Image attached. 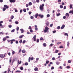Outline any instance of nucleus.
I'll list each match as a JSON object with an SVG mask.
<instances>
[{
    "label": "nucleus",
    "instance_id": "nucleus-1",
    "mask_svg": "<svg viewBox=\"0 0 73 73\" xmlns=\"http://www.w3.org/2000/svg\"><path fill=\"white\" fill-rule=\"evenodd\" d=\"M4 7L3 8V11H5L6 10V8L7 9H8V8H9V7L8 6H7V5H4Z\"/></svg>",
    "mask_w": 73,
    "mask_h": 73
},
{
    "label": "nucleus",
    "instance_id": "nucleus-2",
    "mask_svg": "<svg viewBox=\"0 0 73 73\" xmlns=\"http://www.w3.org/2000/svg\"><path fill=\"white\" fill-rule=\"evenodd\" d=\"M44 7V4H43L42 5H40V8L41 11H43V7Z\"/></svg>",
    "mask_w": 73,
    "mask_h": 73
},
{
    "label": "nucleus",
    "instance_id": "nucleus-3",
    "mask_svg": "<svg viewBox=\"0 0 73 73\" xmlns=\"http://www.w3.org/2000/svg\"><path fill=\"white\" fill-rule=\"evenodd\" d=\"M38 16H39V17H40V18H41V19H42L44 17V15H41V14H39L38 15Z\"/></svg>",
    "mask_w": 73,
    "mask_h": 73
},
{
    "label": "nucleus",
    "instance_id": "nucleus-4",
    "mask_svg": "<svg viewBox=\"0 0 73 73\" xmlns=\"http://www.w3.org/2000/svg\"><path fill=\"white\" fill-rule=\"evenodd\" d=\"M36 35H35L33 37L34 41H36Z\"/></svg>",
    "mask_w": 73,
    "mask_h": 73
},
{
    "label": "nucleus",
    "instance_id": "nucleus-5",
    "mask_svg": "<svg viewBox=\"0 0 73 73\" xmlns=\"http://www.w3.org/2000/svg\"><path fill=\"white\" fill-rule=\"evenodd\" d=\"M10 41H11V44H12L13 42V41H15V39H12L10 40Z\"/></svg>",
    "mask_w": 73,
    "mask_h": 73
},
{
    "label": "nucleus",
    "instance_id": "nucleus-6",
    "mask_svg": "<svg viewBox=\"0 0 73 73\" xmlns=\"http://www.w3.org/2000/svg\"><path fill=\"white\" fill-rule=\"evenodd\" d=\"M21 31V33H24V29H20Z\"/></svg>",
    "mask_w": 73,
    "mask_h": 73
},
{
    "label": "nucleus",
    "instance_id": "nucleus-7",
    "mask_svg": "<svg viewBox=\"0 0 73 73\" xmlns=\"http://www.w3.org/2000/svg\"><path fill=\"white\" fill-rule=\"evenodd\" d=\"M64 28H65V25H63L62 26V27H61V29H64Z\"/></svg>",
    "mask_w": 73,
    "mask_h": 73
},
{
    "label": "nucleus",
    "instance_id": "nucleus-8",
    "mask_svg": "<svg viewBox=\"0 0 73 73\" xmlns=\"http://www.w3.org/2000/svg\"><path fill=\"white\" fill-rule=\"evenodd\" d=\"M24 35H22L19 36V38H23V37H24Z\"/></svg>",
    "mask_w": 73,
    "mask_h": 73
},
{
    "label": "nucleus",
    "instance_id": "nucleus-9",
    "mask_svg": "<svg viewBox=\"0 0 73 73\" xmlns=\"http://www.w3.org/2000/svg\"><path fill=\"white\" fill-rule=\"evenodd\" d=\"M35 30L37 31L38 29V28H37V26L36 25H35Z\"/></svg>",
    "mask_w": 73,
    "mask_h": 73
},
{
    "label": "nucleus",
    "instance_id": "nucleus-10",
    "mask_svg": "<svg viewBox=\"0 0 73 73\" xmlns=\"http://www.w3.org/2000/svg\"><path fill=\"white\" fill-rule=\"evenodd\" d=\"M60 63V62H59L58 61H56V65H59Z\"/></svg>",
    "mask_w": 73,
    "mask_h": 73
},
{
    "label": "nucleus",
    "instance_id": "nucleus-11",
    "mask_svg": "<svg viewBox=\"0 0 73 73\" xmlns=\"http://www.w3.org/2000/svg\"><path fill=\"white\" fill-rule=\"evenodd\" d=\"M0 57L4 58V57H3V54H0Z\"/></svg>",
    "mask_w": 73,
    "mask_h": 73
},
{
    "label": "nucleus",
    "instance_id": "nucleus-12",
    "mask_svg": "<svg viewBox=\"0 0 73 73\" xmlns=\"http://www.w3.org/2000/svg\"><path fill=\"white\" fill-rule=\"evenodd\" d=\"M38 69L37 67H36L34 69V70H35V71H37L38 70Z\"/></svg>",
    "mask_w": 73,
    "mask_h": 73
},
{
    "label": "nucleus",
    "instance_id": "nucleus-13",
    "mask_svg": "<svg viewBox=\"0 0 73 73\" xmlns=\"http://www.w3.org/2000/svg\"><path fill=\"white\" fill-rule=\"evenodd\" d=\"M32 2L34 4H35L36 3V1H35V0H33Z\"/></svg>",
    "mask_w": 73,
    "mask_h": 73
},
{
    "label": "nucleus",
    "instance_id": "nucleus-14",
    "mask_svg": "<svg viewBox=\"0 0 73 73\" xmlns=\"http://www.w3.org/2000/svg\"><path fill=\"white\" fill-rule=\"evenodd\" d=\"M46 25H47V26H48L49 25V22H47L46 24Z\"/></svg>",
    "mask_w": 73,
    "mask_h": 73
},
{
    "label": "nucleus",
    "instance_id": "nucleus-15",
    "mask_svg": "<svg viewBox=\"0 0 73 73\" xmlns=\"http://www.w3.org/2000/svg\"><path fill=\"white\" fill-rule=\"evenodd\" d=\"M21 61H20V62H19V60H18V64H21Z\"/></svg>",
    "mask_w": 73,
    "mask_h": 73
},
{
    "label": "nucleus",
    "instance_id": "nucleus-16",
    "mask_svg": "<svg viewBox=\"0 0 73 73\" xmlns=\"http://www.w3.org/2000/svg\"><path fill=\"white\" fill-rule=\"evenodd\" d=\"M66 16H67L68 17H69V14L68 13H66Z\"/></svg>",
    "mask_w": 73,
    "mask_h": 73
},
{
    "label": "nucleus",
    "instance_id": "nucleus-17",
    "mask_svg": "<svg viewBox=\"0 0 73 73\" xmlns=\"http://www.w3.org/2000/svg\"><path fill=\"white\" fill-rule=\"evenodd\" d=\"M69 13H72V14H73V10L70 11Z\"/></svg>",
    "mask_w": 73,
    "mask_h": 73
},
{
    "label": "nucleus",
    "instance_id": "nucleus-18",
    "mask_svg": "<svg viewBox=\"0 0 73 73\" xmlns=\"http://www.w3.org/2000/svg\"><path fill=\"white\" fill-rule=\"evenodd\" d=\"M38 16V15L37 13L36 14V15H35V18H37V16Z\"/></svg>",
    "mask_w": 73,
    "mask_h": 73
},
{
    "label": "nucleus",
    "instance_id": "nucleus-19",
    "mask_svg": "<svg viewBox=\"0 0 73 73\" xmlns=\"http://www.w3.org/2000/svg\"><path fill=\"white\" fill-rule=\"evenodd\" d=\"M45 29H46V30H48L49 29V28L48 27H46L45 28Z\"/></svg>",
    "mask_w": 73,
    "mask_h": 73
},
{
    "label": "nucleus",
    "instance_id": "nucleus-20",
    "mask_svg": "<svg viewBox=\"0 0 73 73\" xmlns=\"http://www.w3.org/2000/svg\"><path fill=\"white\" fill-rule=\"evenodd\" d=\"M28 70L29 72H31V69L29 68L28 69Z\"/></svg>",
    "mask_w": 73,
    "mask_h": 73
},
{
    "label": "nucleus",
    "instance_id": "nucleus-21",
    "mask_svg": "<svg viewBox=\"0 0 73 73\" xmlns=\"http://www.w3.org/2000/svg\"><path fill=\"white\" fill-rule=\"evenodd\" d=\"M13 18H14V17L12 15L11 17V19H13Z\"/></svg>",
    "mask_w": 73,
    "mask_h": 73
},
{
    "label": "nucleus",
    "instance_id": "nucleus-22",
    "mask_svg": "<svg viewBox=\"0 0 73 73\" xmlns=\"http://www.w3.org/2000/svg\"><path fill=\"white\" fill-rule=\"evenodd\" d=\"M72 4H71L70 5V9H72Z\"/></svg>",
    "mask_w": 73,
    "mask_h": 73
},
{
    "label": "nucleus",
    "instance_id": "nucleus-23",
    "mask_svg": "<svg viewBox=\"0 0 73 73\" xmlns=\"http://www.w3.org/2000/svg\"><path fill=\"white\" fill-rule=\"evenodd\" d=\"M15 31V29H13L11 31V32L12 33L14 32Z\"/></svg>",
    "mask_w": 73,
    "mask_h": 73
},
{
    "label": "nucleus",
    "instance_id": "nucleus-24",
    "mask_svg": "<svg viewBox=\"0 0 73 73\" xmlns=\"http://www.w3.org/2000/svg\"><path fill=\"white\" fill-rule=\"evenodd\" d=\"M64 35L65 36H68V33H64Z\"/></svg>",
    "mask_w": 73,
    "mask_h": 73
},
{
    "label": "nucleus",
    "instance_id": "nucleus-25",
    "mask_svg": "<svg viewBox=\"0 0 73 73\" xmlns=\"http://www.w3.org/2000/svg\"><path fill=\"white\" fill-rule=\"evenodd\" d=\"M23 11L24 12H26V11H27V9H23Z\"/></svg>",
    "mask_w": 73,
    "mask_h": 73
},
{
    "label": "nucleus",
    "instance_id": "nucleus-26",
    "mask_svg": "<svg viewBox=\"0 0 73 73\" xmlns=\"http://www.w3.org/2000/svg\"><path fill=\"white\" fill-rule=\"evenodd\" d=\"M66 68L67 69H70V66H67Z\"/></svg>",
    "mask_w": 73,
    "mask_h": 73
},
{
    "label": "nucleus",
    "instance_id": "nucleus-27",
    "mask_svg": "<svg viewBox=\"0 0 73 73\" xmlns=\"http://www.w3.org/2000/svg\"><path fill=\"white\" fill-rule=\"evenodd\" d=\"M16 2V0H12V3H15Z\"/></svg>",
    "mask_w": 73,
    "mask_h": 73
},
{
    "label": "nucleus",
    "instance_id": "nucleus-28",
    "mask_svg": "<svg viewBox=\"0 0 73 73\" xmlns=\"http://www.w3.org/2000/svg\"><path fill=\"white\" fill-rule=\"evenodd\" d=\"M15 52L14 51H12V54H15Z\"/></svg>",
    "mask_w": 73,
    "mask_h": 73
},
{
    "label": "nucleus",
    "instance_id": "nucleus-29",
    "mask_svg": "<svg viewBox=\"0 0 73 73\" xmlns=\"http://www.w3.org/2000/svg\"><path fill=\"white\" fill-rule=\"evenodd\" d=\"M31 58L30 57L29 58V62H30V61H31Z\"/></svg>",
    "mask_w": 73,
    "mask_h": 73
},
{
    "label": "nucleus",
    "instance_id": "nucleus-30",
    "mask_svg": "<svg viewBox=\"0 0 73 73\" xmlns=\"http://www.w3.org/2000/svg\"><path fill=\"white\" fill-rule=\"evenodd\" d=\"M47 17H50V15L47 14L46 15Z\"/></svg>",
    "mask_w": 73,
    "mask_h": 73
},
{
    "label": "nucleus",
    "instance_id": "nucleus-31",
    "mask_svg": "<svg viewBox=\"0 0 73 73\" xmlns=\"http://www.w3.org/2000/svg\"><path fill=\"white\" fill-rule=\"evenodd\" d=\"M15 24H19V22L17 21H16L15 22Z\"/></svg>",
    "mask_w": 73,
    "mask_h": 73
},
{
    "label": "nucleus",
    "instance_id": "nucleus-32",
    "mask_svg": "<svg viewBox=\"0 0 73 73\" xmlns=\"http://www.w3.org/2000/svg\"><path fill=\"white\" fill-rule=\"evenodd\" d=\"M61 44V42H59L57 43V44L58 45H59V44Z\"/></svg>",
    "mask_w": 73,
    "mask_h": 73
},
{
    "label": "nucleus",
    "instance_id": "nucleus-33",
    "mask_svg": "<svg viewBox=\"0 0 73 73\" xmlns=\"http://www.w3.org/2000/svg\"><path fill=\"white\" fill-rule=\"evenodd\" d=\"M29 5H32V3L31 2H30L29 3Z\"/></svg>",
    "mask_w": 73,
    "mask_h": 73
},
{
    "label": "nucleus",
    "instance_id": "nucleus-34",
    "mask_svg": "<svg viewBox=\"0 0 73 73\" xmlns=\"http://www.w3.org/2000/svg\"><path fill=\"white\" fill-rule=\"evenodd\" d=\"M19 43H20V44H21V43H22V40L21 39L20 40Z\"/></svg>",
    "mask_w": 73,
    "mask_h": 73
},
{
    "label": "nucleus",
    "instance_id": "nucleus-35",
    "mask_svg": "<svg viewBox=\"0 0 73 73\" xmlns=\"http://www.w3.org/2000/svg\"><path fill=\"white\" fill-rule=\"evenodd\" d=\"M19 27H17V31H19Z\"/></svg>",
    "mask_w": 73,
    "mask_h": 73
},
{
    "label": "nucleus",
    "instance_id": "nucleus-36",
    "mask_svg": "<svg viewBox=\"0 0 73 73\" xmlns=\"http://www.w3.org/2000/svg\"><path fill=\"white\" fill-rule=\"evenodd\" d=\"M29 29H32V27L30 26L29 27Z\"/></svg>",
    "mask_w": 73,
    "mask_h": 73
},
{
    "label": "nucleus",
    "instance_id": "nucleus-37",
    "mask_svg": "<svg viewBox=\"0 0 73 73\" xmlns=\"http://www.w3.org/2000/svg\"><path fill=\"white\" fill-rule=\"evenodd\" d=\"M60 8H63V6H62V5H60Z\"/></svg>",
    "mask_w": 73,
    "mask_h": 73
},
{
    "label": "nucleus",
    "instance_id": "nucleus-38",
    "mask_svg": "<svg viewBox=\"0 0 73 73\" xmlns=\"http://www.w3.org/2000/svg\"><path fill=\"white\" fill-rule=\"evenodd\" d=\"M25 50H22V53H25Z\"/></svg>",
    "mask_w": 73,
    "mask_h": 73
},
{
    "label": "nucleus",
    "instance_id": "nucleus-39",
    "mask_svg": "<svg viewBox=\"0 0 73 73\" xmlns=\"http://www.w3.org/2000/svg\"><path fill=\"white\" fill-rule=\"evenodd\" d=\"M25 65L27 66V65H28V62H26L25 63Z\"/></svg>",
    "mask_w": 73,
    "mask_h": 73
},
{
    "label": "nucleus",
    "instance_id": "nucleus-40",
    "mask_svg": "<svg viewBox=\"0 0 73 73\" xmlns=\"http://www.w3.org/2000/svg\"><path fill=\"white\" fill-rule=\"evenodd\" d=\"M9 27L11 28H12V25H9Z\"/></svg>",
    "mask_w": 73,
    "mask_h": 73
},
{
    "label": "nucleus",
    "instance_id": "nucleus-41",
    "mask_svg": "<svg viewBox=\"0 0 73 73\" xmlns=\"http://www.w3.org/2000/svg\"><path fill=\"white\" fill-rule=\"evenodd\" d=\"M25 42H26V41H25V40H24L23 41V44H25Z\"/></svg>",
    "mask_w": 73,
    "mask_h": 73
},
{
    "label": "nucleus",
    "instance_id": "nucleus-42",
    "mask_svg": "<svg viewBox=\"0 0 73 73\" xmlns=\"http://www.w3.org/2000/svg\"><path fill=\"white\" fill-rule=\"evenodd\" d=\"M43 46L45 47L46 46V43H44L43 44Z\"/></svg>",
    "mask_w": 73,
    "mask_h": 73
},
{
    "label": "nucleus",
    "instance_id": "nucleus-43",
    "mask_svg": "<svg viewBox=\"0 0 73 73\" xmlns=\"http://www.w3.org/2000/svg\"><path fill=\"white\" fill-rule=\"evenodd\" d=\"M55 53H58V50H56L55 51Z\"/></svg>",
    "mask_w": 73,
    "mask_h": 73
},
{
    "label": "nucleus",
    "instance_id": "nucleus-44",
    "mask_svg": "<svg viewBox=\"0 0 73 73\" xmlns=\"http://www.w3.org/2000/svg\"><path fill=\"white\" fill-rule=\"evenodd\" d=\"M60 15H61V14H60V13H59L58 14H57L56 15L57 16H60Z\"/></svg>",
    "mask_w": 73,
    "mask_h": 73
},
{
    "label": "nucleus",
    "instance_id": "nucleus-45",
    "mask_svg": "<svg viewBox=\"0 0 73 73\" xmlns=\"http://www.w3.org/2000/svg\"><path fill=\"white\" fill-rule=\"evenodd\" d=\"M69 44H70L69 42H68V43L67 44V45L68 46H69Z\"/></svg>",
    "mask_w": 73,
    "mask_h": 73
},
{
    "label": "nucleus",
    "instance_id": "nucleus-46",
    "mask_svg": "<svg viewBox=\"0 0 73 73\" xmlns=\"http://www.w3.org/2000/svg\"><path fill=\"white\" fill-rule=\"evenodd\" d=\"M1 26V28H4V27H5V25H2Z\"/></svg>",
    "mask_w": 73,
    "mask_h": 73
},
{
    "label": "nucleus",
    "instance_id": "nucleus-47",
    "mask_svg": "<svg viewBox=\"0 0 73 73\" xmlns=\"http://www.w3.org/2000/svg\"><path fill=\"white\" fill-rule=\"evenodd\" d=\"M20 69L21 70H23V69H24L23 68V67H21Z\"/></svg>",
    "mask_w": 73,
    "mask_h": 73
},
{
    "label": "nucleus",
    "instance_id": "nucleus-48",
    "mask_svg": "<svg viewBox=\"0 0 73 73\" xmlns=\"http://www.w3.org/2000/svg\"><path fill=\"white\" fill-rule=\"evenodd\" d=\"M3 41H5L6 40V38H4L3 39Z\"/></svg>",
    "mask_w": 73,
    "mask_h": 73
},
{
    "label": "nucleus",
    "instance_id": "nucleus-49",
    "mask_svg": "<svg viewBox=\"0 0 73 73\" xmlns=\"http://www.w3.org/2000/svg\"><path fill=\"white\" fill-rule=\"evenodd\" d=\"M44 32H48V30L45 29L44 30Z\"/></svg>",
    "mask_w": 73,
    "mask_h": 73
},
{
    "label": "nucleus",
    "instance_id": "nucleus-50",
    "mask_svg": "<svg viewBox=\"0 0 73 73\" xmlns=\"http://www.w3.org/2000/svg\"><path fill=\"white\" fill-rule=\"evenodd\" d=\"M68 63H70L71 62V60H69L68 61Z\"/></svg>",
    "mask_w": 73,
    "mask_h": 73
},
{
    "label": "nucleus",
    "instance_id": "nucleus-51",
    "mask_svg": "<svg viewBox=\"0 0 73 73\" xmlns=\"http://www.w3.org/2000/svg\"><path fill=\"white\" fill-rule=\"evenodd\" d=\"M49 61L47 60V61L46 62V64H48V63H49Z\"/></svg>",
    "mask_w": 73,
    "mask_h": 73
},
{
    "label": "nucleus",
    "instance_id": "nucleus-52",
    "mask_svg": "<svg viewBox=\"0 0 73 73\" xmlns=\"http://www.w3.org/2000/svg\"><path fill=\"white\" fill-rule=\"evenodd\" d=\"M53 24H51L50 25V27H52L53 26Z\"/></svg>",
    "mask_w": 73,
    "mask_h": 73
},
{
    "label": "nucleus",
    "instance_id": "nucleus-53",
    "mask_svg": "<svg viewBox=\"0 0 73 73\" xmlns=\"http://www.w3.org/2000/svg\"><path fill=\"white\" fill-rule=\"evenodd\" d=\"M54 67H52L51 68V70H53L54 69Z\"/></svg>",
    "mask_w": 73,
    "mask_h": 73
},
{
    "label": "nucleus",
    "instance_id": "nucleus-54",
    "mask_svg": "<svg viewBox=\"0 0 73 73\" xmlns=\"http://www.w3.org/2000/svg\"><path fill=\"white\" fill-rule=\"evenodd\" d=\"M58 3H61V0H58Z\"/></svg>",
    "mask_w": 73,
    "mask_h": 73
},
{
    "label": "nucleus",
    "instance_id": "nucleus-55",
    "mask_svg": "<svg viewBox=\"0 0 73 73\" xmlns=\"http://www.w3.org/2000/svg\"><path fill=\"white\" fill-rule=\"evenodd\" d=\"M15 43H16V44H18V43H19V41H18L16 40L15 41Z\"/></svg>",
    "mask_w": 73,
    "mask_h": 73
},
{
    "label": "nucleus",
    "instance_id": "nucleus-56",
    "mask_svg": "<svg viewBox=\"0 0 73 73\" xmlns=\"http://www.w3.org/2000/svg\"><path fill=\"white\" fill-rule=\"evenodd\" d=\"M16 72H21V71H20L19 70H17L16 71Z\"/></svg>",
    "mask_w": 73,
    "mask_h": 73
},
{
    "label": "nucleus",
    "instance_id": "nucleus-57",
    "mask_svg": "<svg viewBox=\"0 0 73 73\" xmlns=\"http://www.w3.org/2000/svg\"><path fill=\"white\" fill-rule=\"evenodd\" d=\"M0 34H1V35H3L4 33L3 32H1L0 33Z\"/></svg>",
    "mask_w": 73,
    "mask_h": 73
},
{
    "label": "nucleus",
    "instance_id": "nucleus-58",
    "mask_svg": "<svg viewBox=\"0 0 73 73\" xmlns=\"http://www.w3.org/2000/svg\"><path fill=\"white\" fill-rule=\"evenodd\" d=\"M57 29H60V27L58 26L57 27Z\"/></svg>",
    "mask_w": 73,
    "mask_h": 73
},
{
    "label": "nucleus",
    "instance_id": "nucleus-59",
    "mask_svg": "<svg viewBox=\"0 0 73 73\" xmlns=\"http://www.w3.org/2000/svg\"><path fill=\"white\" fill-rule=\"evenodd\" d=\"M40 40H44V39L42 38H41L40 39Z\"/></svg>",
    "mask_w": 73,
    "mask_h": 73
},
{
    "label": "nucleus",
    "instance_id": "nucleus-60",
    "mask_svg": "<svg viewBox=\"0 0 73 73\" xmlns=\"http://www.w3.org/2000/svg\"><path fill=\"white\" fill-rule=\"evenodd\" d=\"M22 12H23V10L21 9L20 11V13H22Z\"/></svg>",
    "mask_w": 73,
    "mask_h": 73
},
{
    "label": "nucleus",
    "instance_id": "nucleus-61",
    "mask_svg": "<svg viewBox=\"0 0 73 73\" xmlns=\"http://www.w3.org/2000/svg\"><path fill=\"white\" fill-rule=\"evenodd\" d=\"M55 57H53L52 58V60H55Z\"/></svg>",
    "mask_w": 73,
    "mask_h": 73
},
{
    "label": "nucleus",
    "instance_id": "nucleus-62",
    "mask_svg": "<svg viewBox=\"0 0 73 73\" xmlns=\"http://www.w3.org/2000/svg\"><path fill=\"white\" fill-rule=\"evenodd\" d=\"M8 73H9L10 71V69L9 68H8Z\"/></svg>",
    "mask_w": 73,
    "mask_h": 73
},
{
    "label": "nucleus",
    "instance_id": "nucleus-63",
    "mask_svg": "<svg viewBox=\"0 0 73 73\" xmlns=\"http://www.w3.org/2000/svg\"><path fill=\"white\" fill-rule=\"evenodd\" d=\"M63 19H66V16H64L63 17Z\"/></svg>",
    "mask_w": 73,
    "mask_h": 73
},
{
    "label": "nucleus",
    "instance_id": "nucleus-64",
    "mask_svg": "<svg viewBox=\"0 0 73 73\" xmlns=\"http://www.w3.org/2000/svg\"><path fill=\"white\" fill-rule=\"evenodd\" d=\"M29 6V5H28V4H26V7H28Z\"/></svg>",
    "mask_w": 73,
    "mask_h": 73
}]
</instances>
